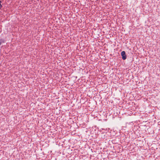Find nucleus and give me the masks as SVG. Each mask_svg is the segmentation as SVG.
<instances>
[{
	"instance_id": "nucleus-1",
	"label": "nucleus",
	"mask_w": 160,
	"mask_h": 160,
	"mask_svg": "<svg viewBox=\"0 0 160 160\" xmlns=\"http://www.w3.org/2000/svg\"><path fill=\"white\" fill-rule=\"evenodd\" d=\"M121 55L122 57V59L124 60L126 58V56L125 52L124 51H122L121 53Z\"/></svg>"
},
{
	"instance_id": "nucleus-2",
	"label": "nucleus",
	"mask_w": 160,
	"mask_h": 160,
	"mask_svg": "<svg viewBox=\"0 0 160 160\" xmlns=\"http://www.w3.org/2000/svg\"><path fill=\"white\" fill-rule=\"evenodd\" d=\"M4 42L3 40H0V46L1 45V44L2 43H3Z\"/></svg>"
},
{
	"instance_id": "nucleus-3",
	"label": "nucleus",
	"mask_w": 160,
	"mask_h": 160,
	"mask_svg": "<svg viewBox=\"0 0 160 160\" xmlns=\"http://www.w3.org/2000/svg\"><path fill=\"white\" fill-rule=\"evenodd\" d=\"M1 2L0 1V9L2 7V5L1 4Z\"/></svg>"
}]
</instances>
